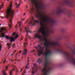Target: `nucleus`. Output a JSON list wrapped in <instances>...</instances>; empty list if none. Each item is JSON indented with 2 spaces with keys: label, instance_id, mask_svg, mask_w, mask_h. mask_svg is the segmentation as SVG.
I'll list each match as a JSON object with an SVG mask.
<instances>
[{
  "label": "nucleus",
  "instance_id": "1",
  "mask_svg": "<svg viewBox=\"0 0 75 75\" xmlns=\"http://www.w3.org/2000/svg\"><path fill=\"white\" fill-rule=\"evenodd\" d=\"M43 40L45 41L44 43V45L46 47L47 51H48V52L47 53L45 52L44 53V55H45L44 59V68L41 70L42 72L43 73V74H49L51 73L52 68L50 67V65L51 64L52 62L49 61L48 58V55H50L51 54L52 52L50 50H48V49L47 48V46H51L53 47H55V46H59V48H56L55 50L57 51L59 53L63 54L66 57V58L68 59L70 62L72 63L74 65V56L71 54L67 52H64L63 51L61 48L60 46V44L59 41L58 40H56L54 42L51 43L50 44H49V41H47L46 38L43 39Z\"/></svg>",
  "mask_w": 75,
  "mask_h": 75
},
{
  "label": "nucleus",
  "instance_id": "2",
  "mask_svg": "<svg viewBox=\"0 0 75 75\" xmlns=\"http://www.w3.org/2000/svg\"><path fill=\"white\" fill-rule=\"evenodd\" d=\"M30 1L31 2L32 5L30 13H32L33 11H34V8L33 7V6L34 5L36 8L37 11L38 12V14L35 15V16L37 18H38L39 20L40 21V25H43V24L45 23H47L48 21L50 25H54L56 24V21L54 19H49L48 18L46 17H45L44 18L40 17L41 16V15L40 14V11L45 8V6L42 1H40L38 3L37 1H35V0H30Z\"/></svg>",
  "mask_w": 75,
  "mask_h": 75
},
{
  "label": "nucleus",
  "instance_id": "3",
  "mask_svg": "<svg viewBox=\"0 0 75 75\" xmlns=\"http://www.w3.org/2000/svg\"><path fill=\"white\" fill-rule=\"evenodd\" d=\"M11 4L10 5V8L8 9L7 11V14L6 15V17H7V18H9V17H10V23L12 22L11 20L13 19V16H14V14H15L14 10H13L12 9V5Z\"/></svg>",
  "mask_w": 75,
  "mask_h": 75
},
{
  "label": "nucleus",
  "instance_id": "4",
  "mask_svg": "<svg viewBox=\"0 0 75 75\" xmlns=\"http://www.w3.org/2000/svg\"><path fill=\"white\" fill-rule=\"evenodd\" d=\"M65 9L64 8H62L60 7H59L58 8V11L56 13L57 15V16H59L61 13H64V14H68V15L70 17V16H71V13L69 12L65 13Z\"/></svg>",
  "mask_w": 75,
  "mask_h": 75
},
{
  "label": "nucleus",
  "instance_id": "5",
  "mask_svg": "<svg viewBox=\"0 0 75 75\" xmlns=\"http://www.w3.org/2000/svg\"><path fill=\"white\" fill-rule=\"evenodd\" d=\"M64 3L63 4V6H68L70 7H74L72 2L69 0H64Z\"/></svg>",
  "mask_w": 75,
  "mask_h": 75
},
{
  "label": "nucleus",
  "instance_id": "6",
  "mask_svg": "<svg viewBox=\"0 0 75 75\" xmlns=\"http://www.w3.org/2000/svg\"><path fill=\"white\" fill-rule=\"evenodd\" d=\"M7 31V29L6 28L4 27H2L1 28L0 30V33H1V36L0 37H1L2 38H4L6 36V35H5V33H3L4 31Z\"/></svg>",
  "mask_w": 75,
  "mask_h": 75
},
{
  "label": "nucleus",
  "instance_id": "7",
  "mask_svg": "<svg viewBox=\"0 0 75 75\" xmlns=\"http://www.w3.org/2000/svg\"><path fill=\"white\" fill-rule=\"evenodd\" d=\"M19 36L18 35V33H17L16 34V37H15V38H14L12 37L9 38V36H7L6 35H5V37L6 38L8 39H8L10 38V41H14L16 40H15V39H17V38H18V37Z\"/></svg>",
  "mask_w": 75,
  "mask_h": 75
},
{
  "label": "nucleus",
  "instance_id": "8",
  "mask_svg": "<svg viewBox=\"0 0 75 75\" xmlns=\"http://www.w3.org/2000/svg\"><path fill=\"white\" fill-rule=\"evenodd\" d=\"M27 27H26L25 28V30L26 31V33L27 34V35H26V37H27V38L28 37V36L31 39V37H30V36H29V35H28V34L27 33H32V32H31V31L30 30H29V29L28 28V29H27Z\"/></svg>",
  "mask_w": 75,
  "mask_h": 75
},
{
  "label": "nucleus",
  "instance_id": "9",
  "mask_svg": "<svg viewBox=\"0 0 75 75\" xmlns=\"http://www.w3.org/2000/svg\"><path fill=\"white\" fill-rule=\"evenodd\" d=\"M35 48H36L37 50L38 51V55L39 56H40L41 54H44V53H43V52H42V51H40V50H39V49H38V47L35 46Z\"/></svg>",
  "mask_w": 75,
  "mask_h": 75
},
{
  "label": "nucleus",
  "instance_id": "10",
  "mask_svg": "<svg viewBox=\"0 0 75 75\" xmlns=\"http://www.w3.org/2000/svg\"><path fill=\"white\" fill-rule=\"evenodd\" d=\"M34 36L35 37L38 38H39V39L41 38V35L38 34L37 33H35L34 34Z\"/></svg>",
  "mask_w": 75,
  "mask_h": 75
},
{
  "label": "nucleus",
  "instance_id": "11",
  "mask_svg": "<svg viewBox=\"0 0 75 75\" xmlns=\"http://www.w3.org/2000/svg\"><path fill=\"white\" fill-rule=\"evenodd\" d=\"M37 72V69H34V68H32V74L33 75H34V74H35Z\"/></svg>",
  "mask_w": 75,
  "mask_h": 75
},
{
  "label": "nucleus",
  "instance_id": "12",
  "mask_svg": "<svg viewBox=\"0 0 75 75\" xmlns=\"http://www.w3.org/2000/svg\"><path fill=\"white\" fill-rule=\"evenodd\" d=\"M27 54V50L24 49V50L23 51V55H26Z\"/></svg>",
  "mask_w": 75,
  "mask_h": 75
},
{
  "label": "nucleus",
  "instance_id": "13",
  "mask_svg": "<svg viewBox=\"0 0 75 75\" xmlns=\"http://www.w3.org/2000/svg\"><path fill=\"white\" fill-rule=\"evenodd\" d=\"M14 70H15V68H13V70L10 71L9 73H10V75H13V73H12V72H13V71H14Z\"/></svg>",
  "mask_w": 75,
  "mask_h": 75
},
{
  "label": "nucleus",
  "instance_id": "14",
  "mask_svg": "<svg viewBox=\"0 0 75 75\" xmlns=\"http://www.w3.org/2000/svg\"><path fill=\"white\" fill-rule=\"evenodd\" d=\"M19 27L20 28V31H22V28L21 27V23L20 22H19Z\"/></svg>",
  "mask_w": 75,
  "mask_h": 75
},
{
  "label": "nucleus",
  "instance_id": "15",
  "mask_svg": "<svg viewBox=\"0 0 75 75\" xmlns=\"http://www.w3.org/2000/svg\"><path fill=\"white\" fill-rule=\"evenodd\" d=\"M47 30V34H49V33H50V29H48V28H46Z\"/></svg>",
  "mask_w": 75,
  "mask_h": 75
},
{
  "label": "nucleus",
  "instance_id": "16",
  "mask_svg": "<svg viewBox=\"0 0 75 75\" xmlns=\"http://www.w3.org/2000/svg\"><path fill=\"white\" fill-rule=\"evenodd\" d=\"M38 64H41V59H39L38 60Z\"/></svg>",
  "mask_w": 75,
  "mask_h": 75
},
{
  "label": "nucleus",
  "instance_id": "17",
  "mask_svg": "<svg viewBox=\"0 0 75 75\" xmlns=\"http://www.w3.org/2000/svg\"><path fill=\"white\" fill-rule=\"evenodd\" d=\"M6 71H4V70L2 72V74L3 75H7V74L5 73Z\"/></svg>",
  "mask_w": 75,
  "mask_h": 75
},
{
  "label": "nucleus",
  "instance_id": "18",
  "mask_svg": "<svg viewBox=\"0 0 75 75\" xmlns=\"http://www.w3.org/2000/svg\"><path fill=\"white\" fill-rule=\"evenodd\" d=\"M38 48H40H40H41V45H38Z\"/></svg>",
  "mask_w": 75,
  "mask_h": 75
},
{
  "label": "nucleus",
  "instance_id": "19",
  "mask_svg": "<svg viewBox=\"0 0 75 75\" xmlns=\"http://www.w3.org/2000/svg\"><path fill=\"white\" fill-rule=\"evenodd\" d=\"M34 22H35V23H40V22H39L38 21H34Z\"/></svg>",
  "mask_w": 75,
  "mask_h": 75
},
{
  "label": "nucleus",
  "instance_id": "20",
  "mask_svg": "<svg viewBox=\"0 0 75 75\" xmlns=\"http://www.w3.org/2000/svg\"><path fill=\"white\" fill-rule=\"evenodd\" d=\"M9 27L10 28H11V25L9 24Z\"/></svg>",
  "mask_w": 75,
  "mask_h": 75
},
{
  "label": "nucleus",
  "instance_id": "21",
  "mask_svg": "<svg viewBox=\"0 0 75 75\" xmlns=\"http://www.w3.org/2000/svg\"><path fill=\"white\" fill-rule=\"evenodd\" d=\"M34 67H37V64H34Z\"/></svg>",
  "mask_w": 75,
  "mask_h": 75
},
{
  "label": "nucleus",
  "instance_id": "22",
  "mask_svg": "<svg viewBox=\"0 0 75 75\" xmlns=\"http://www.w3.org/2000/svg\"><path fill=\"white\" fill-rule=\"evenodd\" d=\"M65 31V30L64 29H62L61 30L62 32H64Z\"/></svg>",
  "mask_w": 75,
  "mask_h": 75
},
{
  "label": "nucleus",
  "instance_id": "23",
  "mask_svg": "<svg viewBox=\"0 0 75 75\" xmlns=\"http://www.w3.org/2000/svg\"><path fill=\"white\" fill-rule=\"evenodd\" d=\"M15 34H16V33H15V32H14L13 33L12 35H15Z\"/></svg>",
  "mask_w": 75,
  "mask_h": 75
},
{
  "label": "nucleus",
  "instance_id": "24",
  "mask_svg": "<svg viewBox=\"0 0 75 75\" xmlns=\"http://www.w3.org/2000/svg\"><path fill=\"white\" fill-rule=\"evenodd\" d=\"M1 48H2V47L1 46H0V52L1 51Z\"/></svg>",
  "mask_w": 75,
  "mask_h": 75
},
{
  "label": "nucleus",
  "instance_id": "25",
  "mask_svg": "<svg viewBox=\"0 0 75 75\" xmlns=\"http://www.w3.org/2000/svg\"><path fill=\"white\" fill-rule=\"evenodd\" d=\"M30 24H32V22L30 21V22L29 24V25H30Z\"/></svg>",
  "mask_w": 75,
  "mask_h": 75
},
{
  "label": "nucleus",
  "instance_id": "26",
  "mask_svg": "<svg viewBox=\"0 0 75 75\" xmlns=\"http://www.w3.org/2000/svg\"><path fill=\"white\" fill-rule=\"evenodd\" d=\"M15 45V44H13V45L12 47H14V45Z\"/></svg>",
  "mask_w": 75,
  "mask_h": 75
},
{
  "label": "nucleus",
  "instance_id": "27",
  "mask_svg": "<svg viewBox=\"0 0 75 75\" xmlns=\"http://www.w3.org/2000/svg\"><path fill=\"white\" fill-rule=\"evenodd\" d=\"M16 71L17 73L19 72V71H18V70H16Z\"/></svg>",
  "mask_w": 75,
  "mask_h": 75
},
{
  "label": "nucleus",
  "instance_id": "28",
  "mask_svg": "<svg viewBox=\"0 0 75 75\" xmlns=\"http://www.w3.org/2000/svg\"><path fill=\"white\" fill-rule=\"evenodd\" d=\"M1 18H2L3 19H4V18L3 17V16H1Z\"/></svg>",
  "mask_w": 75,
  "mask_h": 75
},
{
  "label": "nucleus",
  "instance_id": "29",
  "mask_svg": "<svg viewBox=\"0 0 75 75\" xmlns=\"http://www.w3.org/2000/svg\"><path fill=\"white\" fill-rule=\"evenodd\" d=\"M8 68V66H6V68H5L7 69V68Z\"/></svg>",
  "mask_w": 75,
  "mask_h": 75
},
{
  "label": "nucleus",
  "instance_id": "30",
  "mask_svg": "<svg viewBox=\"0 0 75 75\" xmlns=\"http://www.w3.org/2000/svg\"><path fill=\"white\" fill-rule=\"evenodd\" d=\"M6 60H5L4 61V63H5V62H6Z\"/></svg>",
  "mask_w": 75,
  "mask_h": 75
},
{
  "label": "nucleus",
  "instance_id": "31",
  "mask_svg": "<svg viewBox=\"0 0 75 75\" xmlns=\"http://www.w3.org/2000/svg\"><path fill=\"white\" fill-rule=\"evenodd\" d=\"M20 5V4H18V5L17 6V7H18Z\"/></svg>",
  "mask_w": 75,
  "mask_h": 75
},
{
  "label": "nucleus",
  "instance_id": "32",
  "mask_svg": "<svg viewBox=\"0 0 75 75\" xmlns=\"http://www.w3.org/2000/svg\"><path fill=\"white\" fill-rule=\"evenodd\" d=\"M23 71V69H21V71H20V72H21V71Z\"/></svg>",
  "mask_w": 75,
  "mask_h": 75
},
{
  "label": "nucleus",
  "instance_id": "33",
  "mask_svg": "<svg viewBox=\"0 0 75 75\" xmlns=\"http://www.w3.org/2000/svg\"><path fill=\"white\" fill-rule=\"evenodd\" d=\"M16 51H16V50H15V51L14 52L13 54H14V53H15V52H16Z\"/></svg>",
  "mask_w": 75,
  "mask_h": 75
},
{
  "label": "nucleus",
  "instance_id": "34",
  "mask_svg": "<svg viewBox=\"0 0 75 75\" xmlns=\"http://www.w3.org/2000/svg\"><path fill=\"white\" fill-rule=\"evenodd\" d=\"M7 45H9L10 44L7 43Z\"/></svg>",
  "mask_w": 75,
  "mask_h": 75
},
{
  "label": "nucleus",
  "instance_id": "35",
  "mask_svg": "<svg viewBox=\"0 0 75 75\" xmlns=\"http://www.w3.org/2000/svg\"><path fill=\"white\" fill-rule=\"evenodd\" d=\"M10 47H11V46H9L8 48V49H10Z\"/></svg>",
  "mask_w": 75,
  "mask_h": 75
},
{
  "label": "nucleus",
  "instance_id": "36",
  "mask_svg": "<svg viewBox=\"0 0 75 75\" xmlns=\"http://www.w3.org/2000/svg\"><path fill=\"white\" fill-rule=\"evenodd\" d=\"M25 73H26V72L24 71V73H23V74H25Z\"/></svg>",
  "mask_w": 75,
  "mask_h": 75
},
{
  "label": "nucleus",
  "instance_id": "37",
  "mask_svg": "<svg viewBox=\"0 0 75 75\" xmlns=\"http://www.w3.org/2000/svg\"><path fill=\"white\" fill-rule=\"evenodd\" d=\"M23 40V38H21V39L20 40V41H21V40Z\"/></svg>",
  "mask_w": 75,
  "mask_h": 75
},
{
  "label": "nucleus",
  "instance_id": "38",
  "mask_svg": "<svg viewBox=\"0 0 75 75\" xmlns=\"http://www.w3.org/2000/svg\"><path fill=\"white\" fill-rule=\"evenodd\" d=\"M25 45H27V43H25Z\"/></svg>",
  "mask_w": 75,
  "mask_h": 75
},
{
  "label": "nucleus",
  "instance_id": "39",
  "mask_svg": "<svg viewBox=\"0 0 75 75\" xmlns=\"http://www.w3.org/2000/svg\"><path fill=\"white\" fill-rule=\"evenodd\" d=\"M27 68V65L26 66V67H25V68Z\"/></svg>",
  "mask_w": 75,
  "mask_h": 75
},
{
  "label": "nucleus",
  "instance_id": "40",
  "mask_svg": "<svg viewBox=\"0 0 75 75\" xmlns=\"http://www.w3.org/2000/svg\"><path fill=\"white\" fill-rule=\"evenodd\" d=\"M29 58H30L29 57V58H28V62H29V60H28V59H29Z\"/></svg>",
  "mask_w": 75,
  "mask_h": 75
},
{
  "label": "nucleus",
  "instance_id": "41",
  "mask_svg": "<svg viewBox=\"0 0 75 75\" xmlns=\"http://www.w3.org/2000/svg\"><path fill=\"white\" fill-rule=\"evenodd\" d=\"M11 62H13V60L12 59H11Z\"/></svg>",
  "mask_w": 75,
  "mask_h": 75
},
{
  "label": "nucleus",
  "instance_id": "42",
  "mask_svg": "<svg viewBox=\"0 0 75 75\" xmlns=\"http://www.w3.org/2000/svg\"><path fill=\"white\" fill-rule=\"evenodd\" d=\"M4 6V4H2V6Z\"/></svg>",
  "mask_w": 75,
  "mask_h": 75
},
{
  "label": "nucleus",
  "instance_id": "43",
  "mask_svg": "<svg viewBox=\"0 0 75 75\" xmlns=\"http://www.w3.org/2000/svg\"><path fill=\"white\" fill-rule=\"evenodd\" d=\"M25 41H27V39H25Z\"/></svg>",
  "mask_w": 75,
  "mask_h": 75
},
{
  "label": "nucleus",
  "instance_id": "44",
  "mask_svg": "<svg viewBox=\"0 0 75 75\" xmlns=\"http://www.w3.org/2000/svg\"><path fill=\"white\" fill-rule=\"evenodd\" d=\"M21 51H20V52L19 53V54H21Z\"/></svg>",
  "mask_w": 75,
  "mask_h": 75
},
{
  "label": "nucleus",
  "instance_id": "45",
  "mask_svg": "<svg viewBox=\"0 0 75 75\" xmlns=\"http://www.w3.org/2000/svg\"><path fill=\"white\" fill-rule=\"evenodd\" d=\"M9 45L10 46H11V44H9Z\"/></svg>",
  "mask_w": 75,
  "mask_h": 75
},
{
  "label": "nucleus",
  "instance_id": "46",
  "mask_svg": "<svg viewBox=\"0 0 75 75\" xmlns=\"http://www.w3.org/2000/svg\"><path fill=\"white\" fill-rule=\"evenodd\" d=\"M12 44V42H11V43L10 44Z\"/></svg>",
  "mask_w": 75,
  "mask_h": 75
},
{
  "label": "nucleus",
  "instance_id": "47",
  "mask_svg": "<svg viewBox=\"0 0 75 75\" xmlns=\"http://www.w3.org/2000/svg\"><path fill=\"white\" fill-rule=\"evenodd\" d=\"M24 16H25V13H24Z\"/></svg>",
  "mask_w": 75,
  "mask_h": 75
},
{
  "label": "nucleus",
  "instance_id": "48",
  "mask_svg": "<svg viewBox=\"0 0 75 75\" xmlns=\"http://www.w3.org/2000/svg\"><path fill=\"white\" fill-rule=\"evenodd\" d=\"M1 8H2L1 7H0V10L1 9Z\"/></svg>",
  "mask_w": 75,
  "mask_h": 75
},
{
  "label": "nucleus",
  "instance_id": "49",
  "mask_svg": "<svg viewBox=\"0 0 75 75\" xmlns=\"http://www.w3.org/2000/svg\"><path fill=\"white\" fill-rule=\"evenodd\" d=\"M17 26L16 25L15 26V28H17Z\"/></svg>",
  "mask_w": 75,
  "mask_h": 75
},
{
  "label": "nucleus",
  "instance_id": "50",
  "mask_svg": "<svg viewBox=\"0 0 75 75\" xmlns=\"http://www.w3.org/2000/svg\"><path fill=\"white\" fill-rule=\"evenodd\" d=\"M24 47L25 48V47H26V46H25L24 45Z\"/></svg>",
  "mask_w": 75,
  "mask_h": 75
},
{
  "label": "nucleus",
  "instance_id": "51",
  "mask_svg": "<svg viewBox=\"0 0 75 75\" xmlns=\"http://www.w3.org/2000/svg\"><path fill=\"white\" fill-rule=\"evenodd\" d=\"M35 51V50H33V52H34V51Z\"/></svg>",
  "mask_w": 75,
  "mask_h": 75
},
{
  "label": "nucleus",
  "instance_id": "52",
  "mask_svg": "<svg viewBox=\"0 0 75 75\" xmlns=\"http://www.w3.org/2000/svg\"><path fill=\"white\" fill-rule=\"evenodd\" d=\"M17 61V59H15V60H14V61Z\"/></svg>",
  "mask_w": 75,
  "mask_h": 75
},
{
  "label": "nucleus",
  "instance_id": "53",
  "mask_svg": "<svg viewBox=\"0 0 75 75\" xmlns=\"http://www.w3.org/2000/svg\"><path fill=\"white\" fill-rule=\"evenodd\" d=\"M19 3H21V1H19Z\"/></svg>",
  "mask_w": 75,
  "mask_h": 75
},
{
  "label": "nucleus",
  "instance_id": "54",
  "mask_svg": "<svg viewBox=\"0 0 75 75\" xmlns=\"http://www.w3.org/2000/svg\"><path fill=\"white\" fill-rule=\"evenodd\" d=\"M14 68H15L17 69V67H14Z\"/></svg>",
  "mask_w": 75,
  "mask_h": 75
},
{
  "label": "nucleus",
  "instance_id": "55",
  "mask_svg": "<svg viewBox=\"0 0 75 75\" xmlns=\"http://www.w3.org/2000/svg\"><path fill=\"white\" fill-rule=\"evenodd\" d=\"M24 19H23L22 20V21H24Z\"/></svg>",
  "mask_w": 75,
  "mask_h": 75
},
{
  "label": "nucleus",
  "instance_id": "56",
  "mask_svg": "<svg viewBox=\"0 0 75 75\" xmlns=\"http://www.w3.org/2000/svg\"><path fill=\"white\" fill-rule=\"evenodd\" d=\"M7 69H6V71H7Z\"/></svg>",
  "mask_w": 75,
  "mask_h": 75
},
{
  "label": "nucleus",
  "instance_id": "57",
  "mask_svg": "<svg viewBox=\"0 0 75 75\" xmlns=\"http://www.w3.org/2000/svg\"><path fill=\"white\" fill-rule=\"evenodd\" d=\"M28 65H29V64H28V63L27 65L28 66Z\"/></svg>",
  "mask_w": 75,
  "mask_h": 75
},
{
  "label": "nucleus",
  "instance_id": "58",
  "mask_svg": "<svg viewBox=\"0 0 75 75\" xmlns=\"http://www.w3.org/2000/svg\"><path fill=\"white\" fill-rule=\"evenodd\" d=\"M11 55H13V54H11Z\"/></svg>",
  "mask_w": 75,
  "mask_h": 75
},
{
  "label": "nucleus",
  "instance_id": "59",
  "mask_svg": "<svg viewBox=\"0 0 75 75\" xmlns=\"http://www.w3.org/2000/svg\"><path fill=\"white\" fill-rule=\"evenodd\" d=\"M6 59H7L6 58L5 60H6Z\"/></svg>",
  "mask_w": 75,
  "mask_h": 75
},
{
  "label": "nucleus",
  "instance_id": "60",
  "mask_svg": "<svg viewBox=\"0 0 75 75\" xmlns=\"http://www.w3.org/2000/svg\"><path fill=\"white\" fill-rule=\"evenodd\" d=\"M12 67H14V66H13V65H12Z\"/></svg>",
  "mask_w": 75,
  "mask_h": 75
},
{
  "label": "nucleus",
  "instance_id": "61",
  "mask_svg": "<svg viewBox=\"0 0 75 75\" xmlns=\"http://www.w3.org/2000/svg\"><path fill=\"white\" fill-rule=\"evenodd\" d=\"M15 1H17V0H15Z\"/></svg>",
  "mask_w": 75,
  "mask_h": 75
},
{
  "label": "nucleus",
  "instance_id": "62",
  "mask_svg": "<svg viewBox=\"0 0 75 75\" xmlns=\"http://www.w3.org/2000/svg\"><path fill=\"white\" fill-rule=\"evenodd\" d=\"M15 57H16V58H17V57L16 56H15Z\"/></svg>",
  "mask_w": 75,
  "mask_h": 75
},
{
  "label": "nucleus",
  "instance_id": "63",
  "mask_svg": "<svg viewBox=\"0 0 75 75\" xmlns=\"http://www.w3.org/2000/svg\"><path fill=\"white\" fill-rule=\"evenodd\" d=\"M17 61H19V60H18Z\"/></svg>",
  "mask_w": 75,
  "mask_h": 75
},
{
  "label": "nucleus",
  "instance_id": "64",
  "mask_svg": "<svg viewBox=\"0 0 75 75\" xmlns=\"http://www.w3.org/2000/svg\"><path fill=\"white\" fill-rule=\"evenodd\" d=\"M18 57H20V55H18Z\"/></svg>",
  "mask_w": 75,
  "mask_h": 75
}]
</instances>
